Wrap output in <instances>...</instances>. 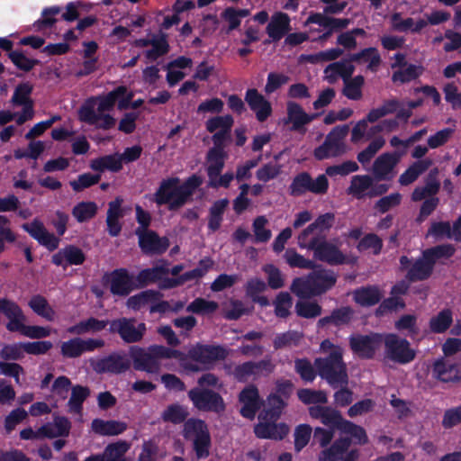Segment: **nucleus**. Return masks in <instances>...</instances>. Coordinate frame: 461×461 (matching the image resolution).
Listing matches in <instances>:
<instances>
[{"label":"nucleus","mask_w":461,"mask_h":461,"mask_svg":"<svg viewBox=\"0 0 461 461\" xmlns=\"http://www.w3.org/2000/svg\"><path fill=\"white\" fill-rule=\"evenodd\" d=\"M203 184L202 176L193 174L183 183L177 176L162 179L150 199L158 206L167 205L169 211L183 207Z\"/></svg>","instance_id":"f257e3e1"},{"label":"nucleus","mask_w":461,"mask_h":461,"mask_svg":"<svg viewBox=\"0 0 461 461\" xmlns=\"http://www.w3.org/2000/svg\"><path fill=\"white\" fill-rule=\"evenodd\" d=\"M129 356L131 361L132 360L135 370L149 374H158L161 367V359L176 358L182 360L183 353L162 345H151L147 348L131 346L129 349Z\"/></svg>","instance_id":"f03ea898"},{"label":"nucleus","mask_w":461,"mask_h":461,"mask_svg":"<svg viewBox=\"0 0 461 461\" xmlns=\"http://www.w3.org/2000/svg\"><path fill=\"white\" fill-rule=\"evenodd\" d=\"M305 276L295 277L290 290L301 299L320 296L330 290L337 282V275L330 269H312Z\"/></svg>","instance_id":"7ed1b4c3"},{"label":"nucleus","mask_w":461,"mask_h":461,"mask_svg":"<svg viewBox=\"0 0 461 461\" xmlns=\"http://www.w3.org/2000/svg\"><path fill=\"white\" fill-rule=\"evenodd\" d=\"M456 249L452 244H440L422 250L421 257L417 258L406 274V279L414 283L430 277L438 260L448 259L454 256Z\"/></svg>","instance_id":"20e7f679"},{"label":"nucleus","mask_w":461,"mask_h":461,"mask_svg":"<svg viewBox=\"0 0 461 461\" xmlns=\"http://www.w3.org/2000/svg\"><path fill=\"white\" fill-rule=\"evenodd\" d=\"M338 349L330 352L325 357L314 359V366L318 370V375L333 389L348 384V367L343 359V349Z\"/></svg>","instance_id":"39448f33"},{"label":"nucleus","mask_w":461,"mask_h":461,"mask_svg":"<svg viewBox=\"0 0 461 461\" xmlns=\"http://www.w3.org/2000/svg\"><path fill=\"white\" fill-rule=\"evenodd\" d=\"M183 437L192 442L196 459H206L210 456L212 438L204 420L193 418L185 420Z\"/></svg>","instance_id":"423d86ee"},{"label":"nucleus","mask_w":461,"mask_h":461,"mask_svg":"<svg viewBox=\"0 0 461 461\" xmlns=\"http://www.w3.org/2000/svg\"><path fill=\"white\" fill-rule=\"evenodd\" d=\"M297 244L300 249L312 251L316 260L330 266L347 263L346 256L335 244L327 240V235L312 236L310 240L297 242Z\"/></svg>","instance_id":"0eeeda50"},{"label":"nucleus","mask_w":461,"mask_h":461,"mask_svg":"<svg viewBox=\"0 0 461 461\" xmlns=\"http://www.w3.org/2000/svg\"><path fill=\"white\" fill-rule=\"evenodd\" d=\"M329 180L324 174L312 178L307 171L296 174L288 187L289 194L294 197H300L307 193L316 195H322L328 192Z\"/></svg>","instance_id":"6e6552de"},{"label":"nucleus","mask_w":461,"mask_h":461,"mask_svg":"<svg viewBox=\"0 0 461 461\" xmlns=\"http://www.w3.org/2000/svg\"><path fill=\"white\" fill-rule=\"evenodd\" d=\"M383 342L385 357L394 363L406 365L416 357V351L411 348L410 342L395 333L385 334Z\"/></svg>","instance_id":"1a4fd4ad"},{"label":"nucleus","mask_w":461,"mask_h":461,"mask_svg":"<svg viewBox=\"0 0 461 461\" xmlns=\"http://www.w3.org/2000/svg\"><path fill=\"white\" fill-rule=\"evenodd\" d=\"M349 131L347 124L334 127L326 136L323 143L314 149L313 156L317 160H323L330 157H338L344 153L343 140Z\"/></svg>","instance_id":"9d476101"},{"label":"nucleus","mask_w":461,"mask_h":461,"mask_svg":"<svg viewBox=\"0 0 461 461\" xmlns=\"http://www.w3.org/2000/svg\"><path fill=\"white\" fill-rule=\"evenodd\" d=\"M187 394L194 406L199 411L221 413L226 409L223 398L213 390L195 387Z\"/></svg>","instance_id":"9b49d317"},{"label":"nucleus","mask_w":461,"mask_h":461,"mask_svg":"<svg viewBox=\"0 0 461 461\" xmlns=\"http://www.w3.org/2000/svg\"><path fill=\"white\" fill-rule=\"evenodd\" d=\"M136 319L122 317L110 321L109 332L117 333L125 343L140 342L147 330L146 324L140 322L137 326Z\"/></svg>","instance_id":"f8f14e48"},{"label":"nucleus","mask_w":461,"mask_h":461,"mask_svg":"<svg viewBox=\"0 0 461 461\" xmlns=\"http://www.w3.org/2000/svg\"><path fill=\"white\" fill-rule=\"evenodd\" d=\"M383 339L384 336L375 332L367 335L353 334L348 338L350 349L361 359H373Z\"/></svg>","instance_id":"ddd939ff"},{"label":"nucleus","mask_w":461,"mask_h":461,"mask_svg":"<svg viewBox=\"0 0 461 461\" xmlns=\"http://www.w3.org/2000/svg\"><path fill=\"white\" fill-rule=\"evenodd\" d=\"M92 366L97 374L120 375L131 368V361L124 351H116L97 359Z\"/></svg>","instance_id":"4468645a"},{"label":"nucleus","mask_w":461,"mask_h":461,"mask_svg":"<svg viewBox=\"0 0 461 461\" xmlns=\"http://www.w3.org/2000/svg\"><path fill=\"white\" fill-rule=\"evenodd\" d=\"M78 118L81 122L95 126L96 129L108 131L116 124L115 118L105 113L95 111V99L87 98L78 110Z\"/></svg>","instance_id":"2eb2a0df"},{"label":"nucleus","mask_w":461,"mask_h":461,"mask_svg":"<svg viewBox=\"0 0 461 461\" xmlns=\"http://www.w3.org/2000/svg\"><path fill=\"white\" fill-rule=\"evenodd\" d=\"M22 229L50 252L56 250L59 246L60 239L50 232L43 222L37 218L31 222L23 223Z\"/></svg>","instance_id":"dca6fc26"},{"label":"nucleus","mask_w":461,"mask_h":461,"mask_svg":"<svg viewBox=\"0 0 461 461\" xmlns=\"http://www.w3.org/2000/svg\"><path fill=\"white\" fill-rule=\"evenodd\" d=\"M108 278L110 283V292L113 295L128 296L136 289L134 276L127 268L121 267L105 274L104 278Z\"/></svg>","instance_id":"f3484780"},{"label":"nucleus","mask_w":461,"mask_h":461,"mask_svg":"<svg viewBox=\"0 0 461 461\" xmlns=\"http://www.w3.org/2000/svg\"><path fill=\"white\" fill-rule=\"evenodd\" d=\"M136 236L141 252L147 256L162 255L170 246L168 238L160 237L152 230L140 232Z\"/></svg>","instance_id":"a211bd4d"},{"label":"nucleus","mask_w":461,"mask_h":461,"mask_svg":"<svg viewBox=\"0 0 461 461\" xmlns=\"http://www.w3.org/2000/svg\"><path fill=\"white\" fill-rule=\"evenodd\" d=\"M239 402L242 404L240 411V415L249 420H253L264 404V401L259 395L258 389L254 384L246 386L240 393Z\"/></svg>","instance_id":"6ab92c4d"},{"label":"nucleus","mask_w":461,"mask_h":461,"mask_svg":"<svg viewBox=\"0 0 461 461\" xmlns=\"http://www.w3.org/2000/svg\"><path fill=\"white\" fill-rule=\"evenodd\" d=\"M277 420H259L254 428L257 438L264 439L282 440L289 433V427L284 422L276 423Z\"/></svg>","instance_id":"aec40b11"},{"label":"nucleus","mask_w":461,"mask_h":461,"mask_svg":"<svg viewBox=\"0 0 461 461\" xmlns=\"http://www.w3.org/2000/svg\"><path fill=\"white\" fill-rule=\"evenodd\" d=\"M226 356V350L221 346L197 344L188 351V357L191 360L203 365H208L216 360L224 359Z\"/></svg>","instance_id":"412c9836"},{"label":"nucleus","mask_w":461,"mask_h":461,"mask_svg":"<svg viewBox=\"0 0 461 461\" xmlns=\"http://www.w3.org/2000/svg\"><path fill=\"white\" fill-rule=\"evenodd\" d=\"M86 254L76 245H67L51 257V263L64 269L68 266H79L86 261Z\"/></svg>","instance_id":"4be33fe9"},{"label":"nucleus","mask_w":461,"mask_h":461,"mask_svg":"<svg viewBox=\"0 0 461 461\" xmlns=\"http://www.w3.org/2000/svg\"><path fill=\"white\" fill-rule=\"evenodd\" d=\"M335 221V215L331 212H326L319 215L313 222L303 230L298 237L297 242L310 240L312 236L326 235Z\"/></svg>","instance_id":"5701e85b"},{"label":"nucleus","mask_w":461,"mask_h":461,"mask_svg":"<svg viewBox=\"0 0 461 461\" xmlns=\"http://www.w3.org/2000/svg\"><path fill=\"white\" fill-rule=\"evenodd\" d=\"M432 376L444 383L460 381L461 363L444 358L438 359L433 364Z\"/></svg>","instance_id":"b1692460"},{"label":"nucleus","mask_w":461,"mask_h":461,"mask_svg":"<svg viewBox=\"0 0 461 461\" xmlns=\"http://www.w3.org/2000/svg\"><path fill=\"white\" fill-rule=\"evenodd\" d=\"M245 101L256 113L257 120L260 122H265L272 114V106L256 88H249L245 93Z\"/></svg>","instance_id":"393cba45"},{"label":"nucleus","mask_w":461,"mask_h":461,"mask_svg":"<svg viewBox=\"0 0 461 461\" xmlns=\"http://www.w3.org/2000/svg\"><path fill=\"white\" fill-rule=\"evenodd\" d=\"M122 199L116 197L108 203L106 212V231L111 237H118L122 230V221L124 217V210L122 207Z\"/></svg>","instance_id":"a878e982"},{"label":"nucleus","mask_w":461,"mask_h":461,"mask_svg":"<svg viewBox=\"0 0 461 461\" xmlns=\"http://www.w3.org/2000/svg\"><path fill=\"white\" fill-rule=\"evenodd\" d=\"M355 311L350 306H341L331 311L330 314L320 318L317 321L318 328L332 325L337 328L348 326L354 319Z\"/></svg>","instance_id":"bb28decb"},{"label":"nucleus","mask_w":461,"mask_h":461,"mask_svg":"<svg viewBox=\"0 0 461 461\" xmlns=\"http://www.w3.org/2000/svg\"><path fill=\"white\" fill-rule=\"evenodd\" d=\"M290 17L283 12L276 13L267 26V33L272 41H279L291 30Z\"/></svg>","instance_id":"cd10ccee"},{"label":"nucleus","mask_w":461,"mask_h":461,"mask_svg":"<svg viewBox=\"0 0 461 461\" xmlns=\"http://www.w3.org/2000/svg\"><path fill=\"white\" fill-rule=\"evenodd\" d=\"M127 423L120 420H104L99 418L94 419L91 422V429L101 436H117L127 429Z\"/></svg>","instance_id":"c85d7f7f"},{"label":"nucleus","mask_w":461,"mask_h":461,"mask_svg":"<svg viewBox=\"0 0 461 461\" xmlns=\"http://www.w3.org/2000/svg\"><path fill=\"white\" fill-rule=\"evenodd\" d=\"M169 273V269L163 266H157L140 270L134 276L136 289L144 288L147 285L162 279V276Z\"/></svg>","instance_id":"c756f323"},{"label":"nucleus","mask_w":461,"mask_h":461,"mask_svg":"<svg viewBox=\"0 0 461 461\" xmlns=\"http://www.w3.org/2000/svg\"><path fill=\"white\" fill-rule=\"evenodd\" d=\"M354 301L363 307H370L380 303L382 294L375 285H367L357 288L353 294Z\"/></svg>","instance_id":"7c9ffc66"},{"label":"nucleus","mask_w":461,"mask_h":461,"mask_svg":"<svg viewBox=\"0 0 461 461\" xmlns=\"http://www.w3.org/2000/svg\"><path fill=\"white\" fill-rule=\"evenodd\" d=\"M399 160V156L392 153L380 155L374 162L373 173L377 180L386 179L387 175L393 170Z\"/></svg>","instance_id":"2f4dec72"},{"label":"nucleus","mask_w":461,"mask_h":461,"mask_svg":"<svg viewBox=\"0 0 461 461\" xmlns=\"http://www.w3.org/2000/svg\"><path fill=\"white\" fill-rule=\"evenodd\" d=\"M108 324L110 325L108 320H98L95 317H90L68 328V332L78 336L88 332H99L105 329Z\"/></svg>","instance_id":"473e14b6"},{"label":"nucleus","mask_w":461,"mask_h":461,"mask_svg":"<svg viewBox=\"0 0 461 461\" xmlns=\"http://www.w3.org/2000/svg\"><path fill=\"white\" fill-rule=\"evenodd\" d=\"M267 407L258 415V420H278L288 402L274 393L267 396Z\"/></svg>","instance_id":"72a5a7b5"},{"label":"nucleus","mask_w":461,"mask_h":461,"mask_svg":"<svg viewBox=\"0 0 461 461\" xmlns=\"http://www.w3.org/2000/svg\"><path fill=\"white\" fill-rule=\"evenodd\" d=\"M226 158L227 153L225 150H218L216 149H210L208 150L206 154V160L208 162L206 171L209 179L220 176L224 167Z\"/></svg>","instance_id":"f704fd0d"},{"label":"nucleus","mask_w":461,"mask_h":461,"mask_svg":"<svg viewBox=\"0 0 461 461\" xmlns=\"http://www.w3.org/2000/svg\"><path fill=\"white\" fill-rule=\"evenodd\" d=\"M432 165L429 158L420 159L412 163L399 177V183L402 185H409L429 169Z\"/></svg>","instance_id":"c9c22d12"},{"label":"nucleus","mask_w":461,"mask_h":461,"mask_svg":"<svg viewBox=\"0 0 461 461\" xmlns=\"http://www.w3.org/2000/svg\"><path fill=\"white\" fill-rule=\"evenodd\" d=\"M91 390L87 386L76 384L71 387V395L68 402V411L75 414H81L83 404L90 396Z\"/></svg>","instance_id":"e433bc0d"},{"label":"nucleus","mask_w":461,"mask_h":461,"mask_svg":"<svg viewBox=\"0 0 461 461\" xmlns=\"http://www.w3.org/2000/svg\"><path fill=\"white\" fill-rule=\"evenodd\" d=\"M126 92L125 86H119L106 95H99L92 96L95 99V104L98 102L96 113H106L113 110L115 104L119 97Z\"/></svg>","instance_id":"4c0bfd02"},{"label":"nucleus","mask_w":461,"mask_h":461,"mask_svg":"<svg viewBox=\"0 0 461 461\" xmlns=\"http://www.w3.org/2000/svg\"><path fill=\"white\" fill-rule=\"evenodd\" d=\"M349 61L368 62L367 68L371 71H376L381 64V56L376 48L369 47L361 50L357 53L349 55Z\"/></svg>","instance_id":"58836bf2"},{"label":"nucleus","mask_w":461,"mask_h":461,"mask_svg":"<svg viewBox=\"0 0 461 461\" xmlns=\"http://www.w3.org/2000/svg\"><path fill=\"white\" fill-rule=\"evenodd\" d=\"M453 323V312L450 309H443L438 314L432 316L429 321V328L432 333L441 334L446 332Z\"/></svg>","instance_id":"ea45409f"},{"label":"nucleus","mask_w":461,"mask_h":461,"mask_svg":"<svg viewBox=\"0 0 461 461\" xmlns=\"http://www.w3.org/2000/svg\"><path fill=\"white\" fill-rule=\"evenodd\" d=\"M161 294L156 290H145L127 299L126 306L133 311H140L149 303L158 301Z\"/></svg>","instance_id":"a19ab883"},{"label":"nucleus","mask_w":461,"mask_h":461,"mask_svg":"<svg viewBox=\"0 0 461 461\" xmlns=\"http://www.w3.org/2000/svg\"><path fill=\"white\" fill-rule=\"evenodd\" d=\"M370 187H372V176L369 175H356L351 179L348 194H352L357 199H362L366 196V192L369 191Z\"/></svg>","instance_id":"79ce46f5"},{"label":"nucleus","mask_w":461,"mask_h":461,"mask_svg":"<svg viewBox=\"0 0 461 461\" xmlns=\"http://www.w3.org/2000/svg\"><path fill=\"white\" fill-rule=\"evenodd\" d=\"M29 307L34 313L44 318L49 321H52L55 317V312L49 304L47 299L41 295H32L28 303Z\"/></svg>","instance_id":"37998d69"},{"label":"nucleus","mask_w":461,"mask_h":461,"mask_svg":"<svg viewBox=\"0 0 461 461\" xmlns=\"http://www.w3.org/2000/svg\"><path fill=\"white\" fill-rule=\"evenodd\" d=\"M294 371L304 383H312L318 375V370L307 357L294 360Z\"/></svg>","instance_id":"c03bdc74"},{"label":"nucleus","mask_w":461,"mask_h":461,"mask_svg":"<svg viewBox=\"0 0 461 461\" xmlns=\"http://www.w3.org/2000/svg\"><path fill=\"white\" fill-rule=\"evenodd\" d=\"M287 116L292 122L293 131H301L306 125V113L303 107L295 102L287 103Z\"/></svg>","instance_id":"a18cd8bd"},{"label":"nucleus","mask_w":461,"mask_h":461,"mask_svg":"<svg viewBox=\"0 0 461 461\" xmlns=\"http://www.w3.org/2000/svg\"><path fill=\"white\" fill-rule=\"evenodd\" d=\"M97 204L95 202H80L72 209L73 217L80 223L94 218L97 213Z\"/></svg>","instance_id":"49530a36"},{"label":"nucleus","mask_w":461,"mask_h":461,"mask_svg":"<svg viewBox=\"0 0 461 461\" xmlns=\"http://www.w3.org/2000/svg\"><path fill=\"white\" fill-rule=\"evenodd\" d=\"M284 258L289 267L301 269H314L316 264L314 261L305 258L299 254L294 249H288L284 254Z\"/></svg>","instance_id":"de8ad7c7"},{"label":"nucleus","mask_w":461,"mask_h":461,"mask_svg":"<svg viewBox=\"0 0 461 461\" xmlns=\"http://www.w3.org/2000/svg\"><path fill=\"white\" fill-rule=\"evenodd\" d=\"M340 432L349 435L355 444L362 446L368 442V437L365 429L348 420L342 423Z\"/></svg>","instance_id":"09e8293b"},{"label":"nucleus","mask_w":461,"mask_h":461,"mask_svg":"<svg viewBox=\"0 0 461 461\" xmlns=\"http://www.w3.org/2000/svg\"><path fill=\"white\" fill-rule=\"evenodd\" d=\"M188 416V411L183 406L174 403L168 405L161 414V418L165 422L173 424H180L184 422Z\"/></svg>","instance_id":"8fccbe9b"},{"label":"nucleus","mask_w":461,"mask_h":461,"mask_svg":"<svg viewBox=\"0 0 461 461\" xmlns=\"http://www.w3.org/2000/svg\"><path fill=\"white\" fill-rule=\"evenodd\" d=\"M395 329L399 331L407 330V335L415 339L420 334L417 325V317L412 314H404L395 321Z\"/></svg>","instance_id":"3c124183"},{"label":"nucleus","mask_w":461,"mask_h":461,"mask_svg":"<svg viewBox=\"0 0 461 461\" xmlns=\"http://www.w3.org/2000/svg\"><path fill=\"white\" fill-rule=\"evenodd\" d=\"M33 86L30 82L20 83L14 88L11 102L15 106L34 103L31 98Z\"/></svg>","instance_id":"603ef678"},{"label":"nucleus","mask_w":461,"mask_h":461,"mask_svg":"<svg viewBox=\"0 0 461 461\" xmlns=\"http://www.w3.org/2000/svg\"><path fill=\"white\" fill-rule=\"evenodd\" d=\"M268 223L267 219L265 215L258 216L252 222V230L254 232V242L256 243H266L272 236V232L266 226Z\"/></svg>","instance_id":"864d4df0"},{"label":"nucleus","mask_w":461,"mask_h":461,"mask_svg":"<svg viewBox=\"0 0 461 461\" xmlns=\"http://www.w3.org/2000/svg\"><path fill=\"white\" fill-rule=\"evenodd\" d=\"M426 237H432L436 240L452 239V226L449 221H433L427 230Z\"/></svg>","instance_id":"5fc2aeb1"},{"label":"nucleus","mask_w":461,"mask_h":461,"mask_svg":"<svg viewBox=\"0 0 461 461\" xmlns=\"http://www.w3.org/2000/svg\"><path fill=\"white\" fill-rule=\"evenodd\" d=\"M423 72L422 66L410 64L405 69L393 72L392 79L393 82L408 83L420 77Z\"/></svg>","instance_id":"6e6d98bb"},{"label":"nucleus","mask_w":461,"mask_h":461,"mask_svg":"<svg viewBox=\"0 0 461 461\" xmlns=\"http://www.w3.org/2000/svg\"><path fill=\"white\" fill-rule=\"evenodd\" d=\"M357 249L359 252L371 249L373 254L376 256L383 249V240L375 233H367L359 240Z\"/></svg>","instance_id":"4d7b16f0"},{"label":"nucleus","mask_w":461,"mask_h":461,"mask_svg":"<svg viewBox=\"0 0 461 461\" xmlns=\"http://www.w3.org/2000/svg\"><path fill=\"white\" fill-rule=\"evenodd\" d=\"M322 308L317 302L298 301L295 303V312L299 317L313 319L321 314Z\"/></svg>","instance_id":"13d9d810"},{"label":"nucleus","mask_w":461,"mask_h":461,"mask_svg":"<svg viewBox=\"0 0 461 461\" xmlns=\"http://www.w3.org/2000/svg\"><path fill=\"white\" fill-rule=\"evenodd\" d=\"M233 123L234 119L231 115H218L208 119L205 122V128L208 132L213 133L218 131L231 130Z\"/></svg>","instance_id":"bf43d9fd"},{"label":"nucleus","mask_w":461,"mask_h":461,"mask_svg":"<svg viewBox=\"0 0 461 461\" xmlns=\"http://www.w3.org/2000/svg\"><path fill=\"white\" fill-rule=\"evenodd\" d=\"M345 82L343 88V95L350 100H359L362 97V86L364 85L365 79L363 76H356L355 77L348 79Z\"/></svg>","instance_id":"052dcab7"},{"label":"nucleus","mask_w":461,"mask_h":461,"mask_svg":"<svg viewBox=\"0 0 461 461\" xmlns=\"http://www.w3.org/2000/svg\"><path fill=\"white\" fill-rule=\"evenodd\" d=\"M301 338V334L296 330L279 333L276 334L273 340V347L276 350H278L286 347L297 346Z\"/></svg>","instance_id":"680f3d73"},{"label":"nucleus","mask_w":461,"mask_h":461,"mask_svg":"<svg viewBox=\"0 0 461 461\" xmlns=\"http://www.w3.org/2000/svg\"><path fill=\"white\" fill-rule=\"evenodd\" d=\"M7 56L18 69L24 72L31 71L40 63V60L38 59L27 58L22 50L11 51Z\"/></svg>","instance_id":"e2e57ef3"},{"label":"nucleus","mask_w":461,"mask_h":461,"mask_svg":"<svg viewBox=\"0 0 461 461\" xmlns=\"http://www.w3.org/2000/svg\"><path fill=\"white\" fill-rule=\"evenodd\" d=\"M353 61L344 59L342 61L330 63L325 69V72L331 71L335 76H340L344 81L351 79L355 71V67L352 65Z\"/></svg>","instance_id":"0e129e2a"},{"label":"nucleus","mask_w":461,"mask_h":461,"mask_svg":"<svg viewBox=\"0 0 461 461\" xmlns=\"http://www.w3.org/2000/svg\"><path fill=\"white\" fill-rule=\"evenodd\" d=\"M218 309V303L214 301H208L203 298H196L188 304L186 311L195 314H209Z\"/></svg>","instance_id":"69168bd1"},{"label":"nucleus","mask_w":461,"mask_h":461,"mask_svg":"<svg viewBox=\"0 0 461 461\" xmlns=\"http://www.w3.org/2000/svg\"><path fill=\"white\" fill-rule=\"evenodd\" d=\"M312 429L308 424H300L294 429V450L300 452L304 448L311 438Z\"/></svg>","instance_id":"338daca9"},{"label":"nucleus","mask_w":461,"mask_h":461,"mask_svg":"<svg viewBox=\"0 0 461 461\" xmlns=\"http://www.w3.org/2000/svg\"><path fill=\"white\" fill-rule=\"evenodd\" d=\"M275 314L279 318H287L290 315L292 307V297L287 292H281L277 294L275 302Z\"/></svg>","instance_id":"774afa93"}]
</instances>
